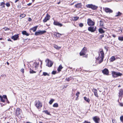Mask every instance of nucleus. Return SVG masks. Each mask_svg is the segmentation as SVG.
<instances>
[{"instance_id":"obj_34","label":"nucleus","mask_w":123,"mask_h":123,"mask_svg":"<svg viewBox=\"0 0 123 123\" xmlns=\"http://www.w3.org/2000/svg\"><path fill=\"white\" fill-rule=\"evenodd\" d=\"M43 75L44 76H46V75H48V76H49V74H48L47 73L45 72H43Z\"/></svg>"},{"instance_id":"obj_11","label":"nucleus","mask_w":123,"mask_h":123,"mask_svg":"<svg viewBox=\"0 0 123 123\" xmlns=\"http://www.w3.org/2000/svg\"><path fill=\"white\" fill-rule=\"evenodd\" d=\"M21 112V110L19 108H17L16 110L15 114L17 116H18L20 114Z\"/></svg>"},{"instance_id":"obj_49","label":"nucleus","mask_w":123,"mask_h":123,"mask_svg":"<svg viewBox=\"0 0 123 123\" xmlns=\"http://www.w3.org/2000/svg\"><path fill=\"white\" fill-rule=\"evenodd\" d=\"M84 123H91L90 122H88L86 121H85Z\"/></svg>"},{"instance_id":"obj_23","label":"nucleus","mask_w":123,"mask_h":123,"mask_svg":"<svg viewBox=\"0 0 123 123\" xmlns=\"http://www.w3.org/2000/svg\"><path fill=\"white\" fill-rule=\"evenodd\" d=\"M98 31L99 32L101 33H104L105 32V31L101 28H99L98 30Z\"/></svg>"},{"instance_id":"obj_3","label":"nucleus","mask_w":123,"mask_h":123,"mask_svg":"<svg viewBox=\"0 0 123 123\" xmlns=\"http://www.w3.org/2000/svg\"><path fill=\"white\" fill-rule=\"evenodd\" d=\"M86 7L88 8H91L92 9L95 10L97 9L98 7L95 5H93L92 4H89L86 5Z\"/></svg>"},{"instance_id":"obj_28","label":"nucleus","mask_w":123,"mask_h":123,"mask_svg":"<svg viewBox=\"0 0 123 123\" xmlns=\"http://www.w3.org/2000/svg\"><path fill=\"white\" fill-rule=\"evenodd\" d=\"M104 24L102 20H100V26H103Z\"/></svg>"},{"instance_id":"obj_17","label":"nucleus","mask_w":123,"mask_h":123,"mask_svg":"<svg viewBox=\"0 0 123 123\" xmlns=\"http://www.w3.org/2000/svg\"><path fill=\"white\" fill-rule=\"evenodd\" d=\"M119 97L123 96V89L119 90Z\"/></svg>"},{"instance_id":"obj_14","label":"nucleus","mask_w":123,"mask_h":123,"mask_svg":"<svg viewBox=\"0 0 123 123\" xmlns=\"http://www.w3.org/2000/svg\"><path fill=\"white\" fill-rule=\"evenodd\" d=\"M102 72L104 74L108 75L109 74V71L106 68H105L102 70Z\"/></svg>"},{"instance_id":"obj_21","label":"nucleus","mask_w":123,"mask_h":123,"mask_svg":"<svg viewBox=\"0 0 123 123\" xmlns=\"http://www.w3.org/2000/svg\"><path fill=\"white\" fill-rule=\"evenodd\" d=\"M82 6L81 3H78L75 5V6L77 8H80Z\"/></svg>"},{"instance_id":"obj_33","label":"nucleus","mask_w":123,"mask_h":123,"mask_svg":"<svg viewBox=\"0 0 123 123\" xmlns=\"http://www.w3.org/2000/svg\"><path fill=\"white\" fill-rule=\"evenodd\" d=\"M54 47L56 49H58L61 48L60 47H58L56 45H55L54 46Z\"/></svg>"},{"instance_id":"obj_7","label":"nucleus","mask_w":123,"mask_h":123,"mask_svg":"<svg viewBox=\"0 0 123 123\" xmlns=\"http://www.w3.org/2000/svg\"><path fill=\"white\" fill-rule=\"evenodd\" d=\"M35 105L38 108H41L42 106V104L39 100L36 101L35 102Z\"/></svg>"},{"instance_id":"obj_12","label":"nucleus","mask_w":123,"mask_h":123,"mask_svg":"<svg viewBox=\"0 0 123 123\" xmlns=\"http://www.w3.org/2000/svg\"><path fill=\"white\" fill-rule=\"evenodd\" d=\"M53 24L55 25H57L60 27H62L63 25L62 24L60 23L59 22L55 21H54Z\"/></svg>"},{"instance_id":"obj_30","label":"nucleus","mask_w":123,"mask_h":123,"mask_svg":"<svg viewBox=\"0 0 123 123\" xmlns=\"http://www.w3.org/2000/svg\"><path fill=\"white\" fill-rule=\"evenodd\" d=\"M43 112H44L46 114H47L48 115H50V113L47 110L44 111H43Z\"/></svg>"},{"instance_id":"obj_46","label":"nucleus","mask_w":123,"mask_h":123,"mask_svg":"<svg viewBox=\"0 0 123 123\" xmlns=\"http://www.w3.org/2000/svg\"><path fill=\"white\" fill-rule=\"evenodd\" d=\"M5 4L4 3V2H2L0 3V5H1L2 6V5H5Z\"/></svg>"},{"instance_id":"obj_58","label":"nucleus","mask_w":123,"mask_h":123,"mask_svg":"<svg viewBox=\"0 0 123 123\" xmlns=\"http://www.w3.org/2000/svg\"><path fill=\"white\" fill-rule=\"evenodd\" d=\"M18 1V0H16L14 2H15V3H16Z\"/></svg>"},{"instance_id":"obj_48","label":"nucleus","mask_w":123,"mask_h":123,"mask_svg":"<svg viewBox=\"0 0 123 123\" xmlns=\"http://www.w3.org/2000/svg\"><path fill=\"white\" fill-rule=\"evenodd\" d=\"M28 21H30V22H31V21L32 20V19H31V18H28Z\"/></svg>"},{"instance_id":"obj_32","label":"nucleus","mask_w":123,"mask_h":123,"mask_svg":"<svg viewBox=\"0 0 123 123\" xmlns=\"http://www.w3.org/2000/svg\"><path fill=\"white\" fill-rule=\"evenodd\" d=\"M58 105L57 103H55L53 105V107H58Z\"/></svg>"},{"instance_id":"obj_51","label":"nucleus","mask_w":123,"mask_h":123,"mask_svg":"<svg viewBox=\"0 0 123 123\" xmlns=\"http://www.w3.org/2000/svg\"><path fill=\"white\" fill-rule=\"evenodd\" d=\"M18 9H20L21 8V6L20 5H18Z\"/></svg>"},{"instance_id":"obj_40","label":"nucleus","mask_w":123,"mask_h":123,"mask_svg":"<svg viewBox=\"0 0 123 123\" xmlns=\"http://www.w3.org/2000/svg\"><path fill=\"white\" fill-rule=\"evenodd\" d=\"M79 18V17H75L74 19V21H76Z\"/></svg>"},{"instance_id":"obj_42","label":"nucleus","mask_w":123,"mask_h":123,"mask_svg":"<svg viewBox=\"0 0 123 123\" xmlns=\"http://www.w3.org/2000/svg\"><path fill=\"white\" fill-rule=\"evenodd\" d=\"M80 94V92H77L76 94V95L77 96V98L79 96V95Z\"/></svg>"},{"instance_id":"obj_45","label":"nucleus","mask_w":123,"mask_h":123,"mask_svg":"<svg viewBox=\"0 0 123 123\" xmlns=\"http://www.w3.org/2000/svg\"><path fill=\"white\" fill-rule=\"evenodd\" d=\"M56 73V71H53L52 72V74H55Z\"/></svg>"},{"instance_id":"obj_8","label":"nucleus","mask_w":123,"mask_h":123,"mask_svg":"<svg viewBox=\"0 0 123 123\" xmlns=\"http://www.w3.org/2000/svg\"><path fill=\"white\" fill-rule=\"evenodd\" d=\"M97 28L96 26L90 27L88 28V30L92 32H93L95 31Z\"/></svg>"},{"instance_id":"obj_27","label":"nucleus","mask_w":123,"mask_h":123,"mask_svg":"<svg viewBox=\"0 0 123 123\" xmlns=\"http://www.w3.org/2000/svg\"><path fill=\"white\" fill-rule=\"evenodd\" d=\"M115 59H116L115 58V57L114 56H112L111 58L110 61L111 62H112L113 61H114L115 60Z\"/></svg>"},{"instance_id":"obj_57","label":"nucleus","mask_w":123,"mask_h":123,"mask_svg":"<svg viewBox=\"0 0 123 123\" xmlns=\"http://www.w3.org/2000/svg\"><path fill=\"white\" fill-rule=\"evenodd\" d=\"M1 76H2V77H4V76L6 77V75L5 74H4L3 75H1Z\"/></svg>"},{"instance_id":"obj_29","label":"nucleus","mask_w":123,"mask_h":123,"mask_svg":"<svg viewBox=\"0 0 123 123\" xmlns=\"http://www.w3.org/2000/svg\"><path fill=\"white\" fill-rule=\"evenodd\" d=\"M54 101V100L52 99H51L49 102V103L50 105H51L53 103V102Z\"/></svg>"},{"instance_id":"obj_54","label":"nucleus","mask_w":123,"mask_h":123,"mask_svg":"<svg viewBox=\"0 0 123 123\" xmlns=\"http://www.w3.org/2000/svg\"><path fill=\"white\" fill-rule=\"evenodd\" d=\"M6 101L7 102V103H9V101L8 100L7 98V99H6Z\"/></svg>"},{"instance_id":"obj_20","label":"nucleus","mask_w":123,"mask_h":123,"mask_svg":"<svg viewBox=\"0 0 123 123\" xmlns=\"http://www.w3.org/2000/svg\"><path fill=\"white\" fill-rule=\"evenodd\" d=\"M22 33L23 35H25L27 36H28L30 34L27 33L26 31H23L22 32Z\"/></svg>"},{"instance_id":"obj_50","label":"nucleus","mask_w":123,"mask_h":123,"mask_svg":"<svg viewBox=\"0 0 123 123\" xmlns=\"http://www.w3.org/2000/svg\"><path fill=\"white\" fill-rule=\"evenodd\" d=\"M4 29L5 31H7L9 29L7 27L4 28Z\"/></svg>"},{"instance_id":"obj_31","label":"nucleus","mask_w":123,"mask_h":123,"mask_svg":"<svg viewBox=\"0 0 123 123\" xmlns=\"http://www.w3.org/2000/svg\"><path fill=\"white\" fill-rule=\"evenodd\" d=\"M57 37H59L61 36V35L58 33H57L55 35Z\"/></svg>"},{"instance_id":"obj_64","label":"nucleus","mask_w":123,"mask_h":123,"mask_svg":"<svg viewBox=\"0 0 123 123\" xmlns=\"http://www.w3.org/2000/svg\"><path fill=\"white\" fill-rule=\"evenodd\" d=\"M26 123H30V122H27Z\"/></svg>"},{"instance_id":"obj_38","label":"nucleus","mask_w":123,"mask_h":123,"mask_svg":"<svg viewBox=\"0 0 123 123\" xmlns=\"http://www.w3.org/2000/svg\"><path fill=\"white\" fill-rule=\"evenodd\" d=\"M2 97L3 98H4V99L5 100L6 99H7V96L6 95H3Z\"/></svg>"},{"instance_id":"obj_59","label":"nucleus","mask_w":123,"mask_h":123,"mask_svg":"<svg viewBox=\"0 0 123 123\" xmlns=\"http://www.w3.org/2000/svg\"><path fill=\"white\" fill-rule=\"evenodd\" d=\"M120 105L121 106H123V104L122 103L120 104Z\"/></svg>"},{"instance_id":"obj_19","label":"nucleus","mask_w":123,"mask_h":123,"mask_svg":"<svg viewBox=\"0 0 123 123\" xmlns=\"http://www.w3.org/2000/svg\"><path fill=\"white\" fill-rule=\"evenodd\" d=\"M97 90L95 89H94L93 90V91L94 93V95L96 97H98V94L97 92Z\"/></svg>"},{"instance_id":"obj_55","label":"nucleus","mask_w":123,"mask_h":123,"mask_svg":"<svg viewBox=\"0 0 123 123\" xmlns=\"http://www.w3.org/2000/svg\"><path fill=\"white\" fill-rule=\"evenodd\" d=\"M8 41H12L11 40V39H10V38H9L8 39Z\"/></svg>"},{"instance_id":"obj_47","label":"nucleus","mask_w":123,"mask_h":123,"mask_svg":"<svg viewBox=\"0 0 123 123\" xmlns=\"http://www.w3.org/2000/svg\"><path fill=\"white\" fill-rule=\"evenodd\" d=\"M21 71L23 73L24 72V69H23V68L21 70Z\"/></svg>"},{"instance_id":"obj_5","label":"nucleus","mask_w":123,"mask_h":123,"mask_svg":"<svg viewBox=\"0 0 123 123\" xmlns=\"http://www.w3.org/2000/svg\"><path fill=\"white\" fill-rule=\"evenodd\" d=\"M87 24L89 26H93L95 25V22L90 19L88 18L87 20Z\"/></svg>"},{"instance_id":"obj_41","label":"nucleus","mask_w":123,"mask_h":123,"mask_svg":"<svg viewBox=\"0 0 123 123\" xmlns=\"http://www.w3.org/2000/svg\"><path fill=\"white\" fill-rule=\"evenodd\" d=\"M120 119L121 121L123 123V116H121L120 117Z\"/></svg>"},{"instance_id":"obj_1","label":"nucleus","mask_w":123,"mask_h":123,"mask_svg":"<svg viewBox=\"0 0 123 123\" xmlns=\"http://www.w3.org/2000/svg\"><path fill=\"white\" fill-rule=\"evenodd\" d=\"M99 56L96 59L97 60H99V63H101L103 61L104 58V53L103 50L100 51L98 52Z\"/></svg>"},{"instance_id":"obj_53","label":"nucleus","mask_w":123,"mask_h":123,"mask_svg":"<svg viewBox=\"0 0 123 123\" xmlns=\"http://www.w3.org/2000/svg\"><path fill=\"white\" fill-rule=\"evenodd\" d=\"M32 3H30L27 4V5L29 6H30L32 4Z\"/></svg>"},{"instance_id":"obj_44","label":"nucleus","mask_w":123,"mask_h":123,"mask_svg":"<svg viewBox=\"0 0 123 123\" xmlns=\"http://www.w3.org/2000/svg\"><path fill=\"white\" fill-rule=\"evenodd\" d=\"M6 5L7 7H9L10 6V4L9 3H7L6 4Z\"/></svg>"},{"instance_id":"obj_35","label":"nucleus","mask_w":123,"mask_h":123,"mask_svg":"<svg viewBox=\"0 0 123 123\" xmlns=\"http://www.w3.org/2000/svg\"><path fill=\"white\" fill-rule=\"evenodd\" d=\"M30 73L32 74L35 73L36 72L33 71L32 69H30Z\"/></svg>"},{"instance_id":"obj_60","label":"nucleus","mask_w":123,"mask_h":123,"mask_svg":"<svg viewBox=\"0 0 123 123\" xmlns=\"http://www.w3.org/2000/svg\"><path fill=\"white\" fill-rule=\"evenodd\" d=\"M2 6V7H5V5H3Z\"/></svg>"},{"instance_id":"obj_24","label":"nucleus","mask_w":123,"mask_h":123,"mask_svg":"<svg viewBox=\"0 0 123 123\" xmlns=\"http://www.w3.org/2000/svg\"><path fill=\"white\" fill-rule=\"evenodd\" d=\"M63 67H62L61 65H60L57 68V70L59 71H61V69H62Z\"/></svg>"},{"instance_id":"obj_43","label":"nucleus","mask_w":123,"mask_h":123,"mask_svg":"<svg viewBox=\"0 0 123 123\" xmlns=\"http://www.w3.org/2000/svg\"><path fill=\"white\" fill-rule=\"evenodd\" d=\"M79 26L80 27H82L83 26V23H80L79 24Z\"/></svg>"},{"instance_id":"obj_37","label":"nucleus","mask_w":123,"mask_h":123,"mask_svg":"<svg viewBox=\"0 0 123 123\" xmlns=\"http://www.w3.org/2000/svg\"><path fill=\"white\" fill-rule=\"evenodd\" d=\"M70 78H71L70 77L66 78V80L68 82L70 80H71V79Z\"/></svg>"},{"instance_id":"obj_56","label":"nucleus","mask_w":123,"mask_h":123,"mask_svg":"<svg viewBox=\"0 0 123 123\" xmlns=\"http://www.w3.org/2000/svg\"><path fill=\"white\" fill-rule=\"evenodd\" d=\"M112 36L113 37H116V36L115 35H113V34L112 35Z\"/></svg>"},{"instance_id":"obj_10","label":"nucleus","mask_w":123,"mask_h":123,"mask_svg":"<svg viewBox=\"0 0 123 123\" xmlns=\"http://www.w3.org/2000/svg\"><path fill=\"white\" fill-rule=\"evenodd\" d=\"M93 120L95 122V123H99L100 119L99 117L97 116L94 117L93 118Z\"/></svg>"},{"instance_id":"obj_39","label":"nucleus","mask_w":123,"mask_h":123,"mask_svg":"<svg viewBox=\"0 0 123 123\" xmlns=\"http://www.w3.org/2000/svg\"><path fill=\"white\" fill-rule=\"evenodd\" d=\"M25 15L24 14H22L20 16V17H21L22 18L25 17Z\"/></svg>"},{"instance_id":"obj_25","label":"nucleus","mask_w":123,"mask_h":123,"mask_svg":"<svg viewBox=\"0 0 123 123\" xmlns=\"http://www.w3.org/2000/svg\"><path fill=\"white\" fill-rule=\"evenodd\" d=\"M84 99L88 103H89L90 101V99L89 98H87L86 97H84Z\"/></svg>"},{"instance_id":"obj_18","label":"nucleus","mask_w":123,"mask_h":123,"mask_svg":"<svg viewBox=\"0 0 123 123\" xmlns=\"http://www.w3.org/2000/svg\"><path fill=\"white\" fill-rule=\"evenodd\" d=\"M38 27V26L37 25V26H35V27H33V28H31L30 29V32H31V31H33V32L35 31H36Z\"/></svg>"},{"instance_id":"obj_52","label":"nucleus","mask_w":123,"mask_h":123,"mask_svg":"<svg viewBox=\"0 0 123 123\" xmlns=\"http://www.w3.org/2000/svg\"><path fill=\"white\" fill-rule=\"evenodd\" d=\"M104 37V35H102L100 36V38H102L103 37Z\"/></svg>"},{"instance_id":"obj_61","label":"nucleus","mask_w":123,"mask_h":123,"mask_svg":"<svg viewBox=\"0 0 123 123\" xmlns=\"http://www.w3.org/2000/svg\"><path fill=\"white\" fill-rule=\"evenodd\" d=\"M7 64L8 65H9V63L8 62H7Z\"/></svg>"},{"instance_id":"obj_63","label":"nucleus","mask_w":123,"mask_h":123,"mask_svg":"<svg viewBox=\"0 0 123 123\" xmlns=\"http://www.w3.org/2000/svg\"><path fill=\"white\" fill-rule=\"evenodd\" d=\"M3 38H0V40H2Z\"/></svg>"},{"instance_id":"obj_16","label":"nucleus","mask_w":123,"mask_h":123,"mask_svg":"<svg viewBox=\"0 0 123 123\" xmlns=\"http://www.w3.org/2000/svg\"><path fill=\"white\" fill-rule=\"evenodd\" d=\"M18 35L19 34H18L15 35L14 36H13L11 38L14 40H17L19 37Z\"/></svg>"},{"instance_id":"obj_15","label":"nucleus","mask_w":123,"mask_h":123,"mask_svg":"<svg viewBox=\"0 0 123 123\" xmlns=\"http://www.w3.org/2000/svg\"><path fill=\"white\" fill-rule=\"evenodd\" d=\"M105 11L107 13H112L113 11L108 8H105Z\"/></svg>"},{"instance_id":"obj_26","label":"nucleus","mask_w":123,"mask_h":123,"mask_svg":"<svg viewBox=\"0 0 123 123\" xmlns=\"http://www.w3.org/2000/svg\"><path fill=\"white\" fill-rule=\"evenodd\" d=\"M0 101L2 102H5V100L3 99L1 95H0Z\"/></svg>"},{"instance_id":"obj_2","label":"nucleus","mask_w":123,"mask_h":123,"mask_svg":"<svg viewBox=\"0 0 123 123\" xmlns=\"http://www.w3.org/2000/svg\"><path fill=\"white\" fill-rule=\"evenodd\" d=\"M112 76L114 78L117 77L119 76H121L122 75V74L119 72L113 71L112 72Z\"/></svg>"},{"instance_id":"obj_6","label":"nucleus","mask_w":123,"mask_h":123,"mask_svg":"<svg viewBox=\"0 0 123 123\" xmlns=\"http://www.w3.org/2000/svg\"><path fill=\"white\" fill-rule=\"evenodd\" d=\"M47 62L46 64V66L49 67H52L53 63V62L48 59L46 60L45 62H47Z\"/></svg>"},{"instance_id":"obj_4","label":"nucleus","mask_w":123,"mask_h":123,"mask_svg":"<svg viewBox=\"0 0 123 123\" xmlns=\"http://www.w3.org/2000/svg\"><path fill=\"white\" fill-rule=\"evenodd\" d=\"M46 32L45 31H41L40 30H38V31L35 32L34 35L36 36L41 35H43Z\"/></svg>"},{"instance_id":"obj_62","label":"nucleus","mask_w":123,"mask_h":123,"mask_svg":"<svg viewBox=\"0 0 123 123\" xmlns=\"http://www.w3.org/2000/svg\"><path fill=\"white\" fill-rule=\"evenodd\" d=\"M60 3V2H59L57 3V4H59Z\"/></svg>"},{"instance_id":"obj_36","label":"nucleus","mask_w":123,"mask_h":123,"mask_svg":"<svg viewBox=\"0 0 123 123\" xmlns=\"http://www.w3.org/2000/svg\"><path fill=\"white\" fill-rule=\"evenodd\" d=\"M118 39L120 40L121 41H123V36L119 37Z\"/></svg>"},{"instance_id":"obj_22","label":"nucleus","mask_w":123,"mask_h":123,"mask_svg":"<svg viewBox=\"0 0 123 123\" xmlns=\"http://www.w3.org/2000/svg\"><path fill=\"white\" fill-rule=\"evenodd\" d=\"M122 14V13L119 12L116 13V15L115 16V17H117L121 16Z\"/></svg>"},{"instance_id":"obj_13","label":"nucleus","mask_w":123,"mask_h":123,"mask_svg":"<svg viewBox=\"0 0 123 123\" xmlns=\"http://www.w3.org/2000/svg\"><path fill=\"white\" fill-rule=\"evenodd\" d=\"M86 50L85 49V48H84L82 49L80 53V55H85L86 53Z\"/></svg>"},{"instance_id":"obj_9","label":"nucleus","mask_w":123,"mask_h":123,"mask_svg":"<svg viewBox=\"0 0 123 123\" xmlns=\"http://www.w3.org/2000/svg\"><path fill=\"white\" fill-rule=\"evenodd\" d=\"M50 18V16L47 13L46 16L45 17L44 19L43 20V23H45L47 21L49 20Z\"/></svg>"}]
</instances>
